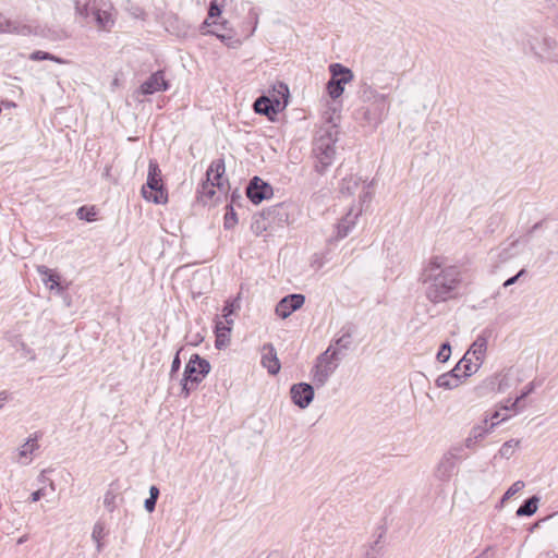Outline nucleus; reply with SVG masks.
Here are the masks:
<instances>
[{"instance_id":"56","label":"nucleus","mask_w":558,"mask_h":558,"mask_svg":"<svg viewBox=\"0 0 558 558\" xmlns=\"http://www.w3.org/2000/svg\"><path fill=\"white\" fill-rule=\"evenodd\" d=\"M9 399V392L5 390L0 391V402Z\"/></svg>"},{"instance_id":"36","label":"nucleus","mask_w":558,"mask_h":558,"mask_svg":"<svg viewBox=\"0 0 558 558\" xmlns=\"http://www.w3.org/2000/svg\"><path fill=\"white\" fill-rule=\"evenodd\" d=\"M520 441L519 440H508L506 441L499 449V454L502 457V458H506V459H509L513 451H514V448H517L519 446Z\"/></svg>"},{"instance_id":"14","label":"nucleus","mask_w":558,"mask_h":558,"mask_svg":"<svg viewBox=\"0 0 558 558\" xmlns=\"http://www.w3.org/2000/svg\"><path fill=\"white\" fill-rule=\"evenodd\" d=\"M314 387L307 383L294 384L290 388L292 402L300 409H306L314 399Z\"/></svg>"},{"instance_id":"55","label":"nucleus","mask_w":558,"mask_h":558,"mask_svg":"<svg viewBox=\"0 0 558 558\" xmlns=\"http://www.w3.org/2000/svg\"><path fill=\"white\" fill-rule=\"evenodd\" d=\"M250 15L255 20L254 27H253V31H252V33H253L255 31V28H256V25H257L258 15H257V13L254 10L250 11Z\"/></svg>"},{"instance_id":"6","label":"nucleus","mask_w":558,"mask_h":558,"mask_svg":"<svg viewBox=\"0 0 558 558\" xmlns=\"http://www.w3.org/2000/svg\"><path fill=\"white\" fill-rule=\"evenodd\" d=\"M339 360L338 349H335L332 344L317 356L311 371L312 380L317 388L326 385L330 376L337 369Z\"/></svg>"},{"instance_id":"57","label":"nucleus","mask_w":558,"mask_h":558,"mask_svg":"<svg viewBox=\"0 0 558 558\" xmlns=\"http://www.w3.org/2000/svg\"><path fill=\"white\" fill-rule=\"evenodd\" d=\"M281 208H282V206H281V205H277L276 207H274V209H272V210H268V213H267V218H266V219H269L272 213H275L276 210H279V209H281Z\"/></svg>"},{"instance_id":"25","label":"nucleus","mask_w":558,"mask_h":558,"mask_svg":"<svg viewBox=\"0 0 558 558\" xmlns=\"http://www.w3.org/2000/svg\"><path fill=\"white\" fill-rule=\"evenodd\" d=\"M101 0H73L75 15L85 23H89L94 16V5H99Z\"/></svg>"},{"instance_id":"41","label":"nucleus","mask_w":558,"mask_h":558,"mask_svg":"<svg viewBox=\"0 0 558 558\" xmlns=\"http://www.w3.org/2000/svg\"><path fill=\"white\" fill-rule=\"evenodd\" d=\"M450 354H451L450 343L449 342L442 343L437 353L438 362H440V363L447 362L450 357Z\"/></svg>"},{"instance_id":"29","label":"nucleus","mask_w":558,"mask_h":558,"mask_svg":"<svg viewBox=\"0 0 558 558\" xmlns=\"http://www.w3.org/2000/svg\"><path fill=\"white\" fill-rule=\"evenodd\" d=\"M461 374H456V366L448 373L441 374L436 379V385L444 389L457 388L462 383Z\"/></svg>"},{"instance_id":"5","label":"nucleus","mask_w":558,"mask_h":558,"mask_svg":"<svg viewBox=\"0 0 558 558\" xmlns=\"http://www.w3.org/2000/svg\"><path fill=\"white\" fill-rule=\"evenodd\" d=\"M525 48L542 62L558 63V39L548 34L529 35Z\"/></svg>"},{"instance_id":"20","label":"nucleus","mask_w":558,"mask_h":558,"mask_svg":"<svg viewBox=\"0 0 558 558\" xmlns=\"http://www.w3.org/2000/svg\"><path fill=\"white\" fill-rule=\"evenodd\" d=\"M93 9L94 16L92 21L96 23L97 27L104 31L110 29L114 24V20L110 12L111 4L100 1L99 5H94Z\"/></svg>"},{"instance_id":"63","label":"nucleus","mask_w":558,"mask_h":558,"mask_svg":"<svg viewBox=\"0 0 558 558\" xmlns=\"http://www.w3.org/2000/svg\"><path fill=\"white\" fill-rule=\"evenodd\" d=\"M2 408V404H0V409Z\"/></svg>"},{"instance_id":"54","label":"nucleus","mask_w":558,"mask_h":558,"mask_svg":"<svg viewBox=\"0 0 558 558\" xmlns=\"http://www.w3.org/2000/svg\"><path fill=\"white\" fill-rule=\"evenodd\" d=\"M252 229L253 231L258 232L260 229L266 230V226L263 225V227H260V223L257 220L255 223L252 225Z\"/></svg>"},{"instance_id":"37","label":"nucleus","mask_w":558,"mask_h":558,"mask_svg":"<svg viewBox=\"0 0 558 558\" xmlns=\"http://www.w3.org/2000/svg\"><path fill=\"white\" fill-rule=\"evenodd\" d=\"M105 536V526L102 523L100 522H97L95 525H94V529H93V533H92V538L96 542L97 544V551H100L101 550V543H100V539Z\"/></svg>"},{"instance_id":"32","label":"nucleus","mask_w":558,"mask_h":558,"mask_svg":"<svg viewBox=\"0 0 558 558\" xmlns=\"http://www.w3.org/2000/svg\"><path fill=\"white\" fill-rule=\"evenodd\" d=\"M538 497L532 496L529 499L524 500V502L518 508L517 515L518 517H530L537 511L538 506Z\"/></svg>"},{"instance_id":"60","label":"nucleus","mask_w":558,"mask_h":558,"mask_svg":"<svg viewBox=\"0 0 558 558\" xmlns=\"http://www.w3.org/2000/svg\"><path fill=\"white\" fill-rule=\"evenodd\" d=\"M499 416H500V412H499V411H496V412L492 415V417H490V418H492V420H497V418H499Z\"/></svg>"},{"instance_id":"61","label":"nucleus","mask_w":558,"mask_h":558,"mask_svg":"<svg viewBox=\"0 0 558 558\" xmlns=\"http://www.w3.org/2000/svg\"><path fill=\"white\" fill-rule=\"evenodd\" d=\"M49 488H50L52 492H54V490H56V485H54L53 481H50V482H49Z\"/></svg>"},{"instance_id":"50","label":"nucleus","mask_w":558,"mask_h":558,"mask_svg":"<svg viewBox=\"0 0 558 558\" xmlns=\"http://www.w3.org/2000/svg\"><path fill=\"white\" fill-rule=\"evenodd\" d=\"M45 494H46V493H45V489H44V488H39V489L35 490L34 493H32V495H31V500H32L33 502H36V501L40 500V498H41L43 496H45Z\"/></svg>"},{"instance_id":"13","label":"nucleus","mask_w":558,"mask_h":558,"mask_svg":"<svg viewBox=\"0 0 558 558\" xmlns=\"http://www.w3.org/2000/svg\"><path fill=\"white\" fill-rule=\"evenodd\" d=\"M272 195V186L257 175L253 177L246 185V198H248L255 205L271 198Z\"/></svg>"},{"instance_id":"17","label":"nucleus","mask_w":558,"mask_h":558,"mask_svg":"<svg viewBox=\"0 0 558 558\" xmlns=\"http://www.w3.org/2000/svg\"><path fill=\"white\" fill-rule=\"evenodd\" d=\"M305 298L302 294H290L280 300L276 306V314L281 318H287L294 311L302 307Z\"/></svg>"},{"instance_id":"21","label":"nucleus","mask_w":558,"mask_h":558,"mask_svg":"<svg viewBox=\"0 0 558 558\" xmlns=\"http://www.w3.org/2000/svg\"><path fill=\"white\" fill-rule=\"evenodd\" d=\"M221 14V5L218 3L217 0H213L208 8V17L204 21L203 25L201 26V31L203 34H214L218 38H220L222 41H226L227 39H231L230 37H227L226 35L219 34L217 31L207 29V27L211 25H216V22L214 19L219 17Z\"/></svg>"},{"instance_id":"40","label":"nucleus","mask_w":558,"mask_h":558,"mask_svg":"<svg viewBox=\"0 0 558 558\" xmlns=\"http://www.w3.org/2000/svg\"><path fill=\"white\" fill-rule=\"evenodd\" d=\"M377 96H386L385 94H379L377 90L373 89L372 87L367 86L362 92V99L364 102L371 104L374 100H377Z\"/></svg>"},{"instance_id":"59","label":"nucleus","mask_w":558,"mask_h":558,"mask_svg":"<svg viewBox=\"0 0 558 558\" xmlns=\"http://www.w3.org/2000/svg\"><path fill=\"white\" fill-rule=\"evenodd\" d=\"M38 482L44 484L46 482L45 472H41V474L38 476Z\"/></svg>"},{"instance_id":"45","label":"nucleus","mask_w":558,"mask_h":558,"mask_svg":"<svg viewBox=\"0 0 558 558\" xmlns=\"http://www.w3.org/2000/svg\"><path fill=\"white\" fill-rule=\"evenodd\" d=\"M496 555H497V546L489 545L474 558H496Z\"/></svg>"},{"instance_id":"52","label":"nucleus","mask_w":558,"mask_h":558,"mask_svg":"<svg viewBox=\"0 0 558 558\" xmlns=\"http://www.w3.org/2000/svg\"><path fill=\"white\" fill-rule=\"evenodd\" d=\"M159 494H160V492H159V488L157 486H155V485L150 486V488H149V497L158 499Z\"/></svg>"},{"instance_id":"4","label":"nucleus","mask_w":558,"mask_h":558,"mask_svg":"<svg viewBox=\"0 0 558 558\" xmlns=\"http://www.w3.org/2000/svg\"><path fill=\"white\" fill-rule=\"evenodd\" d=\"M225 173V162L222 159L214 160L206 171V181L197 189V199L203 205H208L218 199L217 192L222 189V175Z\"/></svg>"},{"instance_id":"28","label":"nucleus","mask_w":558,"mask_h":558,"mask_svg":"<svg viewBox=\"0 0 558 558\" xmlns=\"http://www.w3.org/2000/svg\"><path fill=\"white\" fill-rule=\"evenodd\" d=\"M354 326L349 324L341 328L340 335L333 340V348L338 349V354L341 350H348L352 343V336Z\"/></svg>"},{"instance_id":"39","label":"nucleus","mask_w":558,"mask_h":558,"mask_svg":"<svg viewBox=\"0 0 558 558\" xmlns=\"http://www.w3.org/2000/svg\"><path fill=\"white\" fill-rule=\"evenodd\" d=\"M536 388V384L535 381H531L529 383L524 389L521 391L520 396H518L513 401H512V407H517L521 400H523L524 398H526L529 395H531Z\"/></svg>"},{"instance_id":"11","label":"nucleus","mask_w":558,"mask_h":558,"mask_svg":"<svg viewBox=\"0 0 558 558\" xmlns=\"http://www.w3.org/2000/svg\"><path fill=\"white\" fill-rule=\"evenodd\" d=\"M328 69L331 77L327 83V92L330 98L337 99L343 94L344 85L354 80V74L341 63H331Z\"/></svg>"},{"instance_id":"49","label":"nucleus","mask_w":558,"mask_h":558,"mask_svg":"<svg viewBox=\"0 0 558 558\" xmlns=\"http://www.w3.org/2000/svg\"><path fill=\"white\" fill-rule=\"evenodd\" d=\"M156 502H157L156 498L148 497L144 502V507H145L146 511L149 513L153 512L156 508Z\"/></svg>"},{"instance_id":"2","label":"nucleus","mask_w":558,"mask_h":558,"mask_svg":"<svg viewBox=\"0 0 558 558\" xmlns=\"http://www.w3.org/2000/svg\"><path fill=\"white\" fill-rule=\"evenodd\" d=\"M274 93L270 96L263 95L253 104L254 112L266 116L274 121V117L283 111L289 102V88L286 84L279 83L274 86Z\"/></svg>"},{"instance_id":"42","label":"nucleus","mask_w":558,"mask_h":558,"mask_svg":"<svg viewBox=\"0 0 558 558\" xmlns=\"http://www.w3.org/2000/svg\"><path fill=\"white\" fill-rule=\"evenodd\" d=\"M525 484L523 481H517L514 482L509 488L508 490L505 493L504 497H502V500L505 499H509L511 498L512 496H514L517 493H519L520 490H522L524 488Z\"/></svg>"},{"instance_id":"23","label":"nucleus","mask_w":558,"mask_h":558,"mask_svg":"<svg viewBox=\"0 0 558 558\" xmlns=\"http://www.w3.org/2000/svg\"><path fill=\"white\" fill-rule=\"evenodd\" d=\"M488 332L483 331L481 335L476 337L474 342L471 344L469 350L466 351V354L472 356L475 361L483 364L486 351H487V344H488Z\"/></svg>"},{"instance_id":"19","label":"nucleus","mask_w":558,"mask_h":558,"mask_svg":"<svg viewBox=\"0 0 558 558\" xmlns=\"http://www.w3.org/2000/svg\"><path fill=\"white\" fill-rule=\"evenodd\" d=\"M260 363L270 375H277L280 372L281 364L271 343H266L262 347Z\"/></svg>"},{"instance_id":"53","label":"nucleus","mask_w":558,"mask_h":558,"mask_svg":"<svg viewBox=\"0 0 558 558\" xmlns=\"http://www.w3.org/2000/svg\"><path fill=\"white\" fill-rule=\"evenodd\" d=\"M504 410H513L514 412H519V404L517 407H512V401L507 400V403L502 407Z\"/></svg>"},{"instance_id":"3","label":"nucleus","mask_w":558,"mask_h":558,"mask_svg":"<svg viewBox=\"0 0 558 558\" xmlns=\"http://www.w3.org/2000/svg\"><path fill=\"white\" fill-rule=\"evenodd\" d=\"M210 363L198 354H192L185 365L183 377L181 379V395L187 398L191 391L197 386L210 372Z\"/></svg>"},{"instance_id":"44","label":"nucleus","mask_w":558,"mask_h":558,"mask_svg":"<svg viewBox=\"0 0 558 558\" xmlns=\"http://www.w3.org/2000/svg\"><path fill=\"white\" fill-rule=\"evenodd\" d=\"M511 386L510 372H506L498 376V391H505Z\"/></svg>"},{"instance_id":"58","label":"nucleus","mask_w":558,"mask_h":558,"mask_svg":"<svg viewBox=\"0 0 558 558\" xmlns=\"http://www.w3.org/2000/svg\"><path fill=\"white\" fill-rule=\"evenodd\" d=\"M27 539H28V536L25 534V535L21 536V537L17 539V544H19V545L24 544Z\"/></svg>"},{"instance_id":"51","label":"nucleus","mask_w":558,"mask_h":558,"mask_svg":"<svg viewBox=\"0 0 558 558\" xmlns=\"http://www.w3.org/2000/svg\"><path fill=\"white\" fill-rule=\"evenodd\" d=\"M378 554L379 553L376 546H372L371 549L366 553V558H377Z\"/></svg>"},{"instance_id":"12","label":"nucleus","mask_w":558,"mask_h":558,"mask_svg":"<svg viewBox=\"0 0 558 558\" xmlns=\"http://www.w3.org/2000/svg\"><path fill=\"white\" fill-rule=\"evenodd\" d=\"M389 107L388 96H377V100L361 107L359 112L367 125L376 128L387 117Z\"/></svg>"},{"instance_id":"10","label":"nucleus","mask_w":558,"mask_h":558,"mask_svg":"<svg viewBox=\"0 0 558 558\" xmlns=\"http://www.w3.org/2000/svg\"><path fill=\"white\" fill-rule=\"evenodd\" d=\"M241 310V295L240 293L233 300L226 301L222 308V318L216 323V348L221 349L227 345L228 336L231 331L234 314Z\"/></svg>"},{"instance_id":"1","label":"nucleus","mask_w":558,"mask_h":558,"mask_svg":"<svg viewBox=\"0 0 558 558\" xmlns=\"http://www.w3.org/2000/svg\"><path fill=\"white\" fill-rule=\"evenodd\" d=\"M463 276L459 266L440 255L432 256L423 266L421 281L425 296L433 304L454 300L460 294Z\"/></svg>"},{"instance_id":"24","label":"nucleus","mask_w":558,"mask_h":558,"mask_svg":"<svg viewBox=\"0 0 558 558\" xmlns=\"http://www.w3.org/2000/svg\"><path fill=\"white\" fill-rule=\"evenodd\" d=\"M32 27L22 24L19 21L7 19L0 13V33L16 34L27 36L32 34Z\"/></svg>"},{"instance_id":"31","label":"nucleus","mask_w":558,"mask_h":558,"mask_svg":"<svg viewBox=\"0 0 558 558\" xmlns=\"http://www.w3.org/2000/svg\"><path fill=\"white\" fill-rule=\"evenodd\" d=\"M241 196L233 192L231 197V204L227 206V211L225 214L223 226L226 229H231L238 223L236 213L234 207H241Z\"/></svg>"},{"instance_id":"62","label":"nucleus","mask_w":558,"mask_h":558,"mask_svg":"<svg viewBox=\"0 0 558 558\" xmlns=\"http://www.w3.org/2000/svg\"><path fill=\"white\" fill-rule=\"evenodd\" d=\"M539 226H541V223H539V222L535 223V225L532 227L531 232H533L534 230H536Z\"/></svg>"},{"instance_id":"15","label":"nucleus","mask_w":558,"mask_h":558,"mask_svg":"<svg viewBox=\"0 0 558 558\" xmlns=\"http://www.w3.org/2000/svg\"><path fill=\"white\" fill-rule=\"evenodd\" d=\"M169 88V83L165 78L163 71L159 70L153 73L146 81L140 86L138 93L142 95H153L158 92H165Z\"/></svg>"},{"instance_id":"26","label":"nucleus","mask_w":558,"mask_h":558,"mask_svg":"<svg viewBox=\"0 0 558 558\" xmlns=\"http://www.w3.org/2000/svg\"><path fill=\"white\" fill-rule=\"evenodd\" d=\"M38 434L35 433L28 437V439L19 449L17 462L26 465L32 462V454L38 449Z\"/></svg>"},{"instance_id":"9","label":"nucleus","mask_w":558,"mask_h":558,"mask_svg":"<svg viewBox=\"0 0 558 558\" xmlns=\"http://www.w3.org/2000/svg\"><path fill=\"white\" fill-rule=\"evenodd\" d=\"M339 192L342 196L357 195L359 205H368L373 198V182H367L361 177L350 174L341 180Z\"/></svg>"},{"instance_id":"8","label":"nucleus","mask_w":558,"mask_h":558,"mask_svg":"<svg viewBox=\"0 0 558 558\" xmlns=\"http://www.w3.org/2000/svg\"><path fill=\"white\" fill-rule=\"evenodd\" d=\"M336 138L331 132H325L315 138L313 144V154L316 159L315 170L323 174L332 163L336 155Z\"/></svg>"},{"instance_id":"33","label":"nucleus","mask_w":558,"mask_h":558,"mask_svg":"<svg viewBox=\"0 0 558 558\" xmlns=\"http://www.w3.org/2000/svg\"><path fill=\"white\" fill-rule=\"evenodd\" d=\"M543 12L558 28V0H545L543 2Z\"/></svg>"},{"instance_id":"38","label":"nucleus","mask_w":558,"mask_h":558,"mask_svg":"<svg viewBox=\"0 0 558 558\" xmlns=\"http://www.w3.org/2000/svg\"><path fill=\"white\" fill-rule=\"evenodd\" d=\"M95 215L96 213L94 211V209L88 208L86 206L80 207L76 211L77 218L86 221H93L95 219Z\"/></svg>"},{"instance_id":"46","label":"nucleus","mask_w":558,"mask_h":558,"mask_svg":"<svg viewBox=\"0 0 558 558\" xmlns=\"http://www.w3.org/2000/svg\"><path fill=\"white\" fill-rule=\"evenodd\" d=\"M517 243H518V241L511 242L507 248H504L500 252L499 257L501 260H507L514 255L512 250L515 247Z\"/></svg>"},{"instance_id":"7","label":"nucleus","mask_w":558,"mask_h":558,"mask_svg":"<svg viewBox=\"0 0 558 558\" xmlns=\"http://www.w3.org/2000/svg\"><path fill=\"white\" fill-rule=\"evenodd\" d=\"M142 195L146 201L155 204H166L168 201V193L161 179V170L155 160L149 161L147 181L142 187Z\"/></svg>"},{"instance_id":"35","label":"nucleus","mask_w":558,"mask_h":558,"mask_svg":"<svg viewBox=\"0 0 558 558\" xmlns=\"http://www.w3.org/2000/svg\"><path fill=\"white\" fill-rule=\"evenodd\" d=\"M29 59L34 61L51 60L60 64L65 62L63 59L41 50L32 52Z\"/></svg>"},{"instance_id":"22","label":"nucleus","mask_w":558,"mask_h":558,"mask_svg":"<svg viewBox=\"0 0 558 558\" xmlns=\"http://www.w3.org/2000/svg\"><path fill=\"white\" fill-rule=\"evenodd\" d=\"M37 271L40 275L43 283L48 287L50 291L56 290L62 293L64 288L60 284V275L45 265L37 266Z\"/></svg>"},{"instance_id":"27","label":"nucleus","mask_w":558,"mask_h":558,"mask_svg":"<svg viewBox=\"0 0 558 558\" xmlns=\"http://www.w3.org/2000/svg\"><path fill=\"white\" fill-rule=\"evenodd\" d=\"M457 465V462L444 454L436 466L435 476L441 482H448L452 477Z\"/></svg>"},{"instance_id":"43","label":"nucleus","mask_w":558,"mask_h":558,"mask_svg":"<svg viewBox=\"0 0 558 558\" xmlns=\"http://www.w3.org/2000/svg\"><path fill=\"white\" fill-rule=\"evenodd\" d=\"M116 500H117V495L113 492L108 490L104 498V505L108 511L112 512L116 509V507H117Z\"/></svg>"},{"instance_id":"48","label":"nucleus","mask_w":558,"mask_h":558,"mask_svg":"<svg viewBox=\"0 0 558 558\" xmlns=\"http://www.w3.org/2000/svg\"><path fill=\"white\" fill-rule=\"evenodd\" d=\"M524 274H525V269H521V270H520L515 276L510 277L509 279H507V280L504 282V284H502V286H504L505 288H507V287H510V286L514 284V283L519 280V278H520L521 276H523Z\"/></svg>"},{"instance_id":"18","label":"nucleus","mask_w":558,"mask_h":558,"mask_svg":"<svg viewBox=\"0 0 558 558\" xmlns=\"http://www.w3.org/2000/svg\"><path fill=\"white\" fill-rule=\"evenodd\" d=\"M487 424L488 420L485 418L482 424L475 425L471 428L469 436L463 442L466 449H475L477 444L484 439V437L489 434L498 423L492 422L489 426Z\"/></svg>"},{"instance_id":"47","label":"nucleus","mask_w":558,"mask_h":558,"mask_svg":"<svg viewBox=\"0 0 558 558\" xmlns=\"http://www.w3.org/2000/svg\"><path fill=\"white\" fill-rule=\"evenodd\" d=\"M180 367H181L180 351H178L172 360V363H171V368H170V378L171 379L179 372Z\"/></svg>"},{"instance_id":"34","label":"nucleus","mask_w":558,"mask_h":558,"mask_svg":"<svg viewBox=\"0 0 558 558\" xmlns=\"http://www.w3.org/2000/svg\"><path fill=\"white\" fill-rule=\"evenodd\" d=\"M465 449L466 447L464 446V444H458L452 446L445 454L447 457H450L451 460H453L458 464L460 461L468 458Z\"/></svg>"},{"instance_id":"16","label":"nucleus","mask_w":558,"mask_h":558,"mask_svg":"<svg viewBox=\"0 0 558 558\" xmlns=\"http://www.w3.org/2000/svg\"><path fill=\"white\" fill-rule=\"evenodd\" d=\"M363 211V205H355L353 204L345 216L341 218L339 223L337 225V236L339 239L345 238L351 230L354 228L357 218Z\"/></svg>"},{"instance_id":"30","label":"nucleus","mask_w":558,"mask_h":558,"mask_svg":"<svg viewBox=\"0 0 558 558\" xmlns=\"http://www.w3.org/2000/svg\"><path fill=\"white\" fill-rule=\"evenodd\" d=\"M481 365L482 364L480 362L473 360L472 356L465 353L463 357L457 363L456 371H462V378H466L476 373Z\"/></svg>"}]
</instances>
